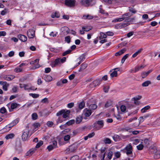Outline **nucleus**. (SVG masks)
<instances>
[{
    "mask_svg": "<svg viewBox=\"0 0 160 160\" xmlns=\"http://www.w3.org/2000/svg\"><path fill=\"white\" fill-rule=\"evenodd\" d=\"M19 85L20 88H24L25 90H35L37 89V88H35L34 86H32L30 83L27 84H22L20 83Z\"/></svg>",
    "mask_w": 160,
    "mask_h": 160,
    "instance_id": "1",
    "label": "nucleus"
},
{
    "mask_svg": "<svg viewBox=\"0 0 160 160\" xmlns=\"http://www.w3.org/2000/svg\"><path fill=\"white\" fill-rule=\"evenodd\" d=\"M103 121L99 120L97 121L93 125V128L96 130H99L103 127Z\"/></svg>",
    "mask_w": 160,
    "mask_h": 160,
    "instance_id": "2",
    "label": "nucleus"
},
{
    "mask_svg": "<svg viewBox=\"0 0 160 160\" xmlns=\"http://www.w3.org/2000/svg\"><path fill=\"white\" fill-rule=\"evenodd\" d=\"M29 131V127L27 126L26 127V129L24 130L23 131L22 135V138L23 141H26L28 138Z\"/></svg>",
    "mask_w": 160,
    "mask_h": 160,
    "instance_id": "3",
    "label": "nucleus"
},
{
    "mask_svg": "<svg viewBox=\"0 0 160 160\" xmlns=\"http://www.w3.org/2000/svg\"><path fill=\"white\" fill-rule=\"evenodd\" d=\"M93 0H82L80 2L81 4L86 7L92 6L93 4L92 2Z\"/></svg>",
    "mask_w": 160,
    "mask_h": 160,
    "instance_id": "4",
    "label": "nucleus"
},
{
    "mask_svg": "<svg viewBox=\"0 0 160 160\" xmlns=\"http://www.w3.org/2000/svg\"><path fill=\"white\" fill-rule=\"evenodd\" d=\"M125 150L126 152L127 155H131L132 153V147L131 144H128L125 148Z\"/></svg>",
    "mask_w": 160,
    "mask_h": 160,
    "instance_id": "5",
    "label": "nucleus"
},
{
    "mask_svg": "<svg viewBox=\"0 0 160 160\" xmlns=\"http://www.w3.org/2000/svg\"><path fill=\"white\" fill-rule=\"evenodd\" d=\"M77 148V145L76 144H73L67 148L66 151L69 152H74Z\"/></svg>",
    "mask_w": 160,
    "mask_h": 160,
    "instance_id": "6",
    "label": "nucleus"
},
{
    "mask_svg": "<svg viewBox=\"0 0 160 160\" xmlns=\"http://www.w3.org/2000/svg\"><path fill=\"white\" fill-rule=\"evenodd\" d=\"M65 3L66 5L70 7H72L74 5V0H65Z\"/></svg>",
    "mask_w": 160,
    "mask_h": 160,
    "instance_id": "7",
    "label": "nucleus"
},
{
    "mask_svg": "<svg viewBox=\"0 0 160 160\" xmlns=\"http://www.w3.org/2000/svg\"><path fill=\"white\" fill-rule=\"evenodd\" d=\"M0 84L2 85V89L3 90L6 91L8 90V87L9 86V84H7V82L5 81H0Z\"/></svg>",
    "mask_w": 160,
    "mask_h": 160,
    "instance_id": "8",
    "label": "nucleus"
},
{
    "mask_svg": "<svg viewBox=\"0 0 160 160\" xmlns=\"http://www.w3.org/2000/svg\"><path fill=\"white\" fill-rule=\"evenodd\" d=\"M150 117H151V115L150 114H146L143 116L140 117L139 118V123L143 122L147 118Z\"/></svg>",
    "mask_w": 160,
    "mask_h": 160,
    "instance_id": "9",
    "label": "nucleus"
},
{
    "mask_svg": "<svg viewBox=\"0 0 160 160\" xmlns=\"http://www.w3.org/2000/svg\"><path fill=\"white\" fill-rule=\"evenodd\" d=\"M120 69L119 68H116L113 69L112 70H114V71L111 73L110 74V76L111 78H113L114 77H116L118 76L117 71H119Z\"/></svg>",
    "mask_w": 160,
    "mask_h": 160,
    "instance_id": "10",
    "label": "nucleus"
},
{
    "mask_svg": "<svg viewBox=\"0 0 160 160\" xmlns=\"http://www.w3.org/2000/svg\"><path fill=\"white\" fill-rule=\"evenodd\" d=\"M42 78H43L47 82H49L52 80V77L49 75H44L42 77Z\"/></svg>",
    "mask_w": 160,
    "mask_h": 160,
    "instance_id": "11",
    "label": "nucleus"
},
{
    "mask_svg": "<svg viewBox=\"0 0 160 160\" xmlns=\"http://www.w3.org/2000/svg\"><path fill=\"white\" fill-rule=\"evenodd\" d=\"M60 63V58H58L55 60L54 62L52 63L51 66L52 67H55Z\"/></svg>",
    "mask_w": 160,
    "mask_h": 160,
    "instance_id": "12",
    "label": "nucleus"
},
{
    "mask_svg": "<svg viewBox=\"0 0 160 160\" xmlns=\"http://www.w3.org/2000/svg\"><path fill=\"white\" fill-rule=\"evenodd\" d=\"M27 35L29 38H32L34 37V33L32 30H29L27 31Z\"/></svg>",
    "mask_w": 160,
    "mask_h": 160,
    "instance_id": "13",
    "label": "nucleus"
},
{
    "mask_svg": "<svg viewBox=\"0 0 160 160\" xmlns=\"http://www.w3.org/2000/svg\"><path fill=\"white\" fill-rule=\"evenodd\" d=\"M18 38L22 42H26L27 39V37L25 35L20 34L18 36Z\"/></svg>",
    "mask_w": 160,
    "mask_h": 160,
    "instance_id": "14",
    "label": "nucleus"
},
{
    "mask_svg": "<svg viewBox=\"0 0 160 160\" xmlns=\"http://www.w3.org/2000/svg\"><path fill=\"white\" fill-rule=\"evenodd\" d=\"M84 115L86 117H89L92 113L90 109H85L84 110Z\"/></svg>",
    "mask_w": 160,
    "mask_h": 160,
    "instance_id": "15",
    "label": "nucleus"
},
{
    "mask_svg": "<svg viewBox=\"0 0 160 160\" xmlns=\"http://www.w3.org/2000/svg\"><path fill=\"white\" fill-rule=\"evenodd\" d=\"M83 118V117L82 116L79 115L76 118V123L77 124L80 123L82 121Z\"/></svg>",
    "mask_w": 160,
    "mask_h": 160,
    "instance_id": "16",
    "label": "nucleus"
},
{
    "mask_svg": "<svg viewBox=\"0 0 160 160\" xmlns=\"http://www.w3.org/2000/svg\"><path fill=\"white\" fill-rule=\"evenodd\" d=\"M131 16V15L129 13H127L123 14L122 15L121 18L122 19V20H125L127 18H129Z\"/></svg>",
    "mask_w": 160,
    "mask_h": 160,
    "instance_id": "17",
    "label": "nucleus"
},
{
    "mask_svg": "<svg viewBox=\"0 0 160 160\" xmlns=\"http://www.w3.org/2000/svg\"><path fill=\"white\" fill-rule=\"evenodd\" d=\"M126 51V49L125 48H123L119 52H117L115 53V55L116 56H120L122 54H123Z\"/></svg>",
    "mask_w": 160,
    "mask_h": 160,
    "instance_id": "18",
    "label": "nucleus"
},
{
    "mask_svg": "<svg viewBox=\"0 0 160 160\" xmlns=\"http://www.w3.org/2000/svg\"><path fill=\"white\" fill-rule=\"evenodd\" d=\"M34 152V150L33 149H30L28 152L26 153V156L30 157L31 156Z\"/></svg>",
    "mask_w": 160,
    "mask_h": 160,
    "instance_id": "19",
    "label": "nucleus"
},
{
    "mask_svg": "<svg viewBox=\"0 0 160 160\" xmlns=\"http://www.w3.org/2000/svg\"><path fill=\"white\" fill-rule=\"evenodd\" d=\"M131 140L133 142V144L136 145L140 141L139 139L136 138V137L132 138H131Z\"/></svg>",
    "mask_w": 160,
    "mask_h": 160,
    "instance_id": "20",
    "label": "nucleus"
},
{
    "mask_svg": "<svg viewBox=\"0 0 160 160\" xmlns=\"http://www.w3.org/2000/svg\"><path fill=\"white\" fill-rule=\"evenodd\" d=\"M152 70H150L146 72H142V74H141V76H142V78H144L146 76H147L151 72H152Z\"/></svg>",
    "mask_w": 160,
    "mask_h": 160,
    "instance_id": "21",
    "label": "nucleus"
},
{
    "mask_svg": "<svg viewBox=\"0 0 160 160\" xmlns=\"http://www.w3.org/2000/svg\"><path fill=\"white\" fill-rule=\"evenodd\" d=\"M100 80H97L94 81L91 84V85H93L95 87L98 85L100 84Z\"/></svg>",
    "mask_w": 160,
    "mask_h": 160,
    "instance_id": "22",
    "label": "nucleus"
},
{
    "mask_svg": "<svg viewBox=\"0 0 160 160\" xmlns=\"http://www.w3.org/2000/svg\"><path fill=\"white\" fill-rule=\"evenodd\" d=\"M71 138V136L70 135H67L63 137L64 140L67 142H69V141Z\"/></svg>",
    "mask_w": 160,
    "mask_h": 160,
    "instance_id": "23",
    "label": "nucleus"
},
{
    "mask_svg": "<svg viewBox=\"0 0 160 160\" xmlns=\"http://www.w3.org/2000/svg\"><path fill=\"white\" fill-rule=\"evenodd\" d=\"M113 138L115 142L119 141L121 140L120 136H119L118 135H114L113 137Z\"/></svg>",
    "mask_w": 160,
    "mask_h": 160,
    "instance_id": "24",
    "label": "nucleus"
},
{
    "mask_svg": "<svg viewBox=\"0 0 160 160\" xmlns=\"http://www.w3.org/2000/svg\"><path fill=\"white\" fill-rule=\"evenodd\" d=\"M14 136L15 135L13 133H10L7 135L5 137V138L7 140L12 139L14 138Z\"/></svg>",
    "mask_w": 160,
    "mask_h": 160,
    "instance_id": "25",
    "label": "nucleus"
},
{
    "mask_svg": "<svg viewBox=\"0 0 160 160\" xmlns=\"http://www.w3.org/2000/svg\"><path fill=\"white\" fill-rule=\"evenodd\" d=\"M97 105L95 104H92L90 105L89 106V109L91 111V110H94L97 108Z\"/></svg>",
    "mask_w": 160,
    "mask_h": 160,
    "instance_id": "26",
    "label": "nucleus"
},
{
    "mask_svg": "<svg viewBox=\"0 0 160 160\" xmlns=\"http://www.w3.org/2000/svg\"><path fill=\"white\" fill-rule=\"evenodd\" d=\"M85 102L83 101L81 102L78 104V108L79 109L81 110L85 106Z\"/></svg>",
    "mask_w": 160,
    "mask_h": 160,
    "instance_id": "27",
    "label": "nucleus"
},
{
    "mask_svg": "<svg viewBox=\"0 0 160 160\" xmlns=\"http://www.w3.org/2000/svg\"><path fill=\"white\" fill-rule=\"evenodd\" d=\"M150 108V106L149 105H148L142 108L141 110V112L142 113H144L146 112L147 110L149 109Z\"/></svg>",
    "mask_w": 160,
    "mask_h": 160,
    "instance_id": "28",
    "label": "nucleus"
},
{
    "mask_svg": "<svg viewBox=\"0 0 160 160\" xmlns=\"http://www.w3.org/2000/svg\"><path fill=\"white\" fill-rule=\"evenodd\" d=\"M151 82L150 81H147L143 82L142 84V87H147L148 86L149 84H151Z\"/></svg>",
    "mask_w": 160,
    "mask_h": 160,
    "instance_id": "29",
    "label": "nucleus"
},
{
    "mask_svg": "<svg viewBox=\"0 0 160 160\" xmlns=\"http://www.w3.org/2000/svg\"><path fill=\"white\" fill-rule=\"evenodd\" d=\"M60 17V15L58 12H55L53 13H52L51 15V17L52 18H59Z\"/></svg>",
    "mask_w": 160,
    "mask_h": 160,
    "instance_id": "30",
    "label": "nucleus"
},
{
    "mask_svg": "<svg viewBox=\"0 0 160 160\" xmlns=\"http://www.w3.org/2000/svg\"><path fill=\"white\" fill-rule=\"evenodd\" d=\"M18 122L19 120L17 119H16L14 120L12 122H11L10 124L9 125L10 126L12 127L15 125L17 123H18Z\"/></svg>",
    "mask_w": 160,
    "mask_h": 160,
    "instance_id": "31",
    "label": "nucleus"
},
{
    "mask_svg": "<svg viewBox=\"0 0 160 160\" xmlns=\"http://www.w3.org/2000/svg\"><path fill=\"white\" fill-rule=\"evenodd\" d=\"M93 18L92 16L88 15H84L83 16V19H88V20L91 19Z\"/></svg>",
    "mask_w": 160,
    "mask_h": 160,
    "instance_id": "32",
    "label": "nucleus"
},
{
    "mask_svg": "<svg viewBox=\"0 0 160 160\" xmlns=\"http://www.w3.org/2000/svg\"><path fill=\"white\" fill-rule=\"evenodd\" d=\"M70 112L69 110H67L65 111V112L63 113L62 117L64 118H65L67 117Z\"/></svg>",
    "mask_w": 160,
    "mask_h": 160,
    "instance_id": "33",
    "label": "nucleus"
},
{
    "mask_svg": "<svg viewBox=\"0 0 160 160\" xmlns=\"http://www.w3.org/2000/svg\"><path fill=\"white\" fill-rule=\"evenodd\" d=\"M87 67V65L86 64H82L81 65L80 68L79 70V72H80L82 70L85 69Z\"/></svg>",
    "mask_w": 160,
    "mask_h": 160,
    "instance_id": "34",
    "label": "nucleus"
},
{
    "mask_svg": "<svg viewBox=\"0 0 160 160\" xmlns=\"http://www.w3.org/2000/svg\"><path fill=\"white\" fill-rule=\"evenodd\" d=\"M112 102L111 101L109 100L107 101V102L105 105V107L106 108H107L109 107L112 105Z\"/></svg>",
    "mask_w": 160,
    "mask_h": 160,
    "instance_id": "35",
    "label": "nucleus"
},
{
    "mask_svg": "<svg viewBox=\"0 0 160 160\" xmlns=\"http://www.w3.org/2000/svg\"><path fill=\"white\" fill-rule=\"evenodd\" d=\"M142 50V49H140L137 51L134 54H133L132 55V57L133 58H135L139 53H140Z\"/></svg>",
    "mask_w": 160,
    "mask_h": 160,
    "instance_id": "36",
    "label": "nucleus"
},
{
    "mask_svg": "<svg viewBox=\"0 0 160 160\" xmlns=\"http://www.w3.org/2000/svg\"><path fill=\"white\" fill-rule=\"evenodd\" d=\"M113 154V152L112 151H109L108 154V158L109 160H111L112 158Z\"/></svg>",
    "mask_w": 160,
    "mask_h": 160,
    "instance_id": "37",
    "label": "nucleus"
},
{
    "mask_svg": "<svg viewBox=\"0 0 160 160\" xmlns=\"http://www.w3.org/2000/svg\"><path fill=\"white\" fill-rule=\"evenodd\" d=\"M129 56L128 54H127L125 55L122 58L121 62L122 63H123L126 59L128 58Z\"/></svg>",
    "mask_w": 160,
    "mask_h": 160,
    "instance_id": "38",
    "label": "nucleus"
},
{
    "mask_svg": "<svg viewBox=\"0 0 160 160\" xmlns=\"http://www.w3.org/2000/svg\"><path fill=\"white\" fill-rule=\"evenodd\" d=\"M135 20L134 18H127L125 20V22H132Z\"/></svg>",
    "mask_w": 160,
    "mask_h": 160,
    "instance_id": "39",
    "label": "nucleus"
},
{
    "mask_svg": "<svg viewBox=\"0 0 160 160\" xmlns=\"http://www.w3.org/2000/svg\"><path fill=\"white\" fill-rule=\"evenodd\" d=\"M107 37V35L103 32L100 33V36L99 37V39H101L102 38H106Z\"/></svg>",
    "mask_w": 160,
    "mask_h": 160,
    "instance_id": "40",
    "label": "nucleus"
},
{
    "mask_svg": "<svg viewBox=\"0 0 160 160\" xmlns=\"http://www.w3.org/2000/svg\"><path fill=\"white\" fill-rule=\"evenodd\" d=\"M104 142L105 144H110L111 143V140L108 138H105L104 139Z\"/></svg>",
    "mask_w": 160,
    "mask_h": 160,
    "instance_id": "41",
    "label": "nucleus"
},
{
    "mask_svg": "<svg viewBox=\"0 0 160 160\" xmlns=\"http://www.w3.org/2000/svg\"><path fill=\"white\" fill-rule=\"evenodd\" d=\"M41 102L42 103H47L48 104L49 103V101L48 98H45L42 99Z\"/></svg>",
    "mask_w": 160,
    "mask_h": 160,
    "instance_id": "42",
    "label": "nucleus"
},
{
    "mask_svg": "<svg viewBox=\"0 0 160 160\" xmlns=\"http://www.w3.org/2000/svg\"><path fill=\"white\" fill-rule=\"evenodd\" d=\"M82 29L84 30L86 32H88L91 29V28L90 27H82Z\"/></svg>",
    "mask_w": 160,
    "mask_h": 160,
    "instance_id": "43",
    "label": "nucleus"
},
{
    "mask_svg": "<svg viewBox=\"0 0 160 160\" xmlns=\"http://www.w3.org/2000/svg\"><path fill=\"white\" fill-rule=\"evenodd\" d=\"M114 155L117 158H119L121 156V153L119 152H115L114 153Z\"/></svg>",
    "mask_w": 160,
    "mask_h": 160,
    "instance_id": "44",
    "label": "nucleus"
},
{
    "mask_svg": "<svg viewBox=\"0 0 160 160\" xmlns=\"http://www.w3.org/2000/svg\"><path fill=\"white\" fill-rule=\"evenodd\" d=\"M18 106V104L17 103H12L11 106V108L12 109H13L15 108H16Z\"/></svg>",
    "mask_w": 160,
    "mask_h": 160,
    "instance_id": "45",
    "label": "nucleus"
},
{
    "mask_svg": "<svg viewBox=\"0 0 160 160\" xmlns=\"http://www.w3.org/2000/svg\"><path fill=\"white\" fill-rule=\"evenodd\" d=\"M32 118L33 120H35L38 118V116L36 113H33L32 115Z\"/></svg>",
    "mask_w": 160,
    "mask_h": 160,
    "instance_id": "46",
    "label": "nucleus"
},
{
    "mask_svg": "<svg viewBox=\"0 0 160 160\" xmlns=\"http://www.w3.org/2000/svg\"><path fill=\"white\" fill-rule=\"evenodd\" d=\"M30 96H32L34 98H37L39 97V95L35 93H30L29 94Z\"/></svg>",
    "mask_w": 160,
    "mask_h": 160,
    "instance_id": "47",
    "label": "nucleus"
},
{
    "mask_svg": "<svg viewBox=\"0 0 160 160\" xmlns=\"http://www.w3.org/2000/svg\"><path fill=\"white\" fill-rule=\"evenodd\" d=\"M43 144V142L42 141H40L39 142H38L37 144L36 148H39L41 146H42Z\"/></svg>",
    "mask_w": 160,
    "mask_h": 160,
    "instance_id": "48",
    "label": "nucleus"
},
{
    "mask_svg": "<svg viewBox=\"0 0 160 160\" xmlns=\"http://www.w3.org/2000/svg\"><path fill=\"white\" fill-rule=\"evenodd\" d=\"M13 76H6L4 78V79L5 80H6L8 81H10L13 78Z\"/></svg>",
    "mask_w": 160,
    "mask_h": 160,
    "instance_id": "49",
    "label": "nucleus"
},
{
    "mask_svg": "<svg viewBox=\"0 0 160 160\" xmlns=\"http://www.w3.org/2000/svg\"><path fill=\"white\" fill-rule=\"evenodd\" d=\"M72 51V50H68L64 52L62 54L63 56H65L66 55L69 54Z\"/></svg>",
    "mask_w": 160,
    "mask_h": 160,
    "instance_id": "50",
    "label": "nucleus"
},
{
    "mask_svg": "<svg viewBox=\"0 0 160 160\" xmlns=\"http://www.w3.org/2000/svg\"><path fill=\"white\" fill-rule=\"evenodd\" d=\"M75 122V120H70L67 122L66 124L68 126L71 125Z\"/></svg>",
    "mask_w": 160,
    "mask_h": 160,
    "instance_id": "51",
    "label": "nucleus"
},
{
    "mask_svg": "<svg viewBox=\"0 0 160 160\" xmlns=\"http://www.w3.org/2000/svg\"><path fill=\"white\" fill-rule=\"evenodd\" d=\"M65 110H64V109L62 110L57 113L56 115L57 116H59L63 114V113L65 112Z\"/></svg>",
    "mask_w": 160,
    "mask_h": 160,
    "instance_id": "52",
    "label": "nucleus"
},
{
    "mask_svg": "<svg viewBox=\"0 0 160 160\" xmlns=\"http://www.w3.org/2000/svg\"><path fill=\"white\" fill-rule=\"evenodd\" d=\"M143 145L142 144H140L137 146V149L139 150H141L143 149Z\"/></svg>",
    "mask_w": 160,
    "mask_h": 160,
    "instance_id": "53",
    "label": "nucleus"
},
{
    "mask_svg": "<svg viewBox=\"0 0 160 160\" xmlns=\"http://www.w3.org/2000/svg\"><path fill=\"white\" fill-rule=\"evenodd\" d=\"M85 54H83L79 58V60L81 61H82L85 59Z\"/></svg>",
    "mask_w": 160,
    "mask_h": 160,
    "instance_id": "54",
    "label": "nucleus"
},
{
    "mask_svg": "<svg viewBox=\"0 0 160 160\" xmlns=\"http://www.w3.org/2000/svg\"><path fill=\"white\" fill-rule=\"evenodd\" d=\"M121 110L122 112H125L126 108V107L124 105H122L120 107Z\"/></svg>",
    "mask_w": 160,
    "mask_h": 160,
    "instance_id": "55",
    "label": "nucleus"
},
{
    "mask_svg": "<svg viewBox=\"0 0 160 160\" xmlns=\"http://www.w3.org/2000/svg\"><path fill=\"white\" fill-rule=\"evenodd\" d=\"M122 21V19L121 18H116L115 19L113 20L112 21V22H121V21Z\"/></svg>",
    "mask_w": 160,
    "mask_h": 160,
    "instance_id": "56",
    "label": "nucleus"
},
{
    "mask_svg": "<svg viewBox=\"0 0 160 160\" xmlns=\"http://www.w3.org/2000/svg\"><path fill=\"white\" fill-rule=\"evenodd\" d=\"M65 41L68 43H69L70 42L71 38L69 36H67L65 37Z\"/></svg>",
    "mask_w": 160,
    "mask_h": 160,
    "instance_id": "57",
    "label": "nucleus"
},
{
    "mask_svg": "<svg viewBox=\"0 0 160 160\" xmlns=\"http://www.w3.org/2000/svg\"><path fill=\"white\" fill-rule=\"evenodd\" d=\"M121 140L122 139H126L129 137L128 135H124L122 134L120 135Z\"/></svg>",
    "mask_w": 160,
    "mask_h": 160,
    "instance_id": "58",
    "label": "nucleus"
},
{
    "mask_svg": "<svg viewBox=\"0 0 160 160\" xmlns=\"http://www.w3.org/2000/svg\"><path fill=\"white\" fill-rule=\"evenodd\" d=\"M6 111V109L4 107L2 108L0 110V112L2 114L5 113Z\"/></svg>",
    "mask_w": 160,
    "mask_h": 160,
    "instance_id": "59",
    "label": "nucleus"
},
{
    "mask_svg": "<svg viewBox=\"0 0 160 160\" xmlns=\"http://www.w3.org/2000/svg\"><path fill=\"white\" fill-rule=\"evenodd\" d=\"M142 98V96H138L133 98L132 99L133 101H138L139 100L141 99Z\"/></svg>",
    "mask_w": 160,
    "mask_h": 160,
    "instance_id": "60",
    "label": "nucleus"
},
{
    "mask_svg": "<svg viewBox=\"0 0 160 160\" xmlns=\"http://www.w3.org/2000/svg\"><path fill=\"white\" fill-rule=\"evenodd\" d=\"M22 68H19V67L16 68L14 69V71L16 72H22Z\"/></svg>",
    "mask_w": 160,
    "mask_h": 160,
    "instance_id": "61",
    "label": "nucleus"
},
{
    "mask_svg": "<svg viewBox=\"0 0 160 160\" xmlns=\"http://www.w3.org/2000/svg\"><path fill=\"white\" fill-rule=\"evenodd\" d=\"M54 148H54L52 145H50L47 147V149L49 151L52 150Z\"/></svg>",
    "mask_w": 160,
    "mask_h": 160,
    "instance_id": "62",
    "label": "nucleus"
},
{
    "mask_svg": "<svg viewBox=\"0 0 160 160\" xmlns=\"http://www.w3.org/2000/svg\"><path fill=\"white\" fill-rule=\"evenodd\" d=\"M33 126L35 128H36L40 127V124L38 122H36L33 124Z\"/></svg>",
    "mask_w": 160,
    "mask_h": 160,
    "instance_id": "63",
    "label": "nucleus"
},
{
    "mask_svg": "<svg viewBox=\"0 0 160 160\" xmlns=\"http://www.w3.org/2000/svg\"><path fill=\"white\" fill-rule=\"evenodd\" d=\"M47 125L49 127H51L52 126L53 124V123L51 121H48L47 123Z\"/></svg>",
    "mask_w": 160,
    "mask_h": 160,
    "instance_id": "64",
    "label": "nucleus"
}]
</instances>
